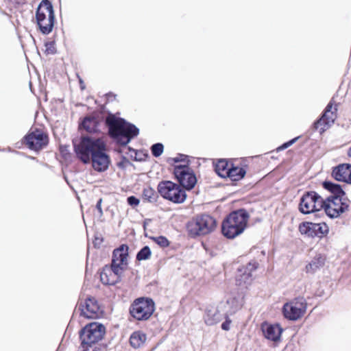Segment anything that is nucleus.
Returning a JSON list of instances; mask_svg holds the SVG:
<instances>
[{
	"mask_svg": "<svg viewBox=\"0 0 351 351\" xmlns=\"http://www.w3.org/2000/svg\"><path fill=\"white\" fill-rule=\"evenodd\" d=\"M105 122L110 137L121 145H128L139 134V130L136 125L112 114L106 117Z\"/></svg>",
	"mask_w": 351,
	"mask_h": 351,
	"instance_id": "nucleus-1",
	"label": "nucleus"
},
{
	"mask_svg": "<svg viewBox=\"0 0 351 351\" xmlns=\"http://www.w3.org/2000/svg\"><path fill=\"white\" fill-rule=\"evenodd\" d=\"M106 334V327L99 322L86 324L80 331L81 351H100L98 343Z\"/></svg>",
	"mask_w": 351,
	"mask_h": 351,
	"instance_id": "nucleus-2",
	"label": "nucleus"
},
{
	"mask_svg": "<svg viewBox=\"0 0 351 351\" xmlns=\"http://www.w3.org/2000/svg\"><path fill=\"white\" fill-rule=\"evenodd\" d=\"M248 219L249 215L245 209H239L230 213L221 225V231L224 237L234 239L241 234L247 227Z\"/></svg>",
	"mask_w": 351,
	"mask_h": 351,
	"instance_id": "nucleus-3",
	"label": "nucleus"
},
{
	"mask_svg": "<svg viewBox=\"0 0 351 351\" xmlns=\"http://www.w3.org/2000/svg\"><path fill=\"white\" fill-rule=\"evenodd\" d=\"M104 143V141L100 138L84 136L81 137L78 143L73 142V147L77 158L84 164H88L90 162L93 154Z\"/></svg>",
	"mask_w": 351,
	"mask_h": 351,
	"instance_id": "nucleus-4",
	"label": "nucleus"
},
{
	"mask_svg": "<svg viewBox=\"0 0 351 351\" xmlns=\"http://www.w3.org/2000/svg\"><path fill=\"white\" fill-rule=\"evenodd\" d=\"M36 19L42 34H49L52 32L55 22V14L50 1H41L36 10Z\"/></svg>",
	"mask_w": 351,
	"mask_h": 351,
	"instance_id": "nucleus-5",
	"label": "nucleus"
},
{
	"mask_svg": "<svg viewBox=\"0 0 351 351\" xmlns=\"http://www.w3.org/2000/svg\"><path fill=\"white\" fill-rule=\"evenodd\" d=\"M216 221L208 215L197 216L186 226L189 234L193 237L202 236L211 232L215 228Z\"/></svg>",
	"mask_w": 351,
	"mask_h": 351,
	"instance_id": "nucleus-6",
	"label": "nucleus"
},
{
	"mask_svg": "<svg viewBox=\"0 0 351 351\" xmlns=\"http://www.w3.org/2000/svg\"><path fill=\"white\" fill-rule=\"evenodd\" d=\"M158 192L165 199L175 204H182L186 199V191L180 185L171 181L165 180L159 182Z\"/></svg>",
	"mask_w": 351,
	"mask_h": 351,
	"instance_id": "nucleus-7",
	"label": "nucleus"
},
{
	"mask_svg": "<svg viewBox=\"0 0 351 351\" xmlns=\"http://www.w3.org/2000/svg\"><path fill=\"white\" fill-rule=\"evenodd\" d=\"M155 311V304L149 298H138L135 299L130 307V315L136 320H147Z\"/></svg>",
	"mask_w": 351,
	"mask_h": 351,
	"instance_id": "nucleus-8",
	"label": "nucleus"
},
{
	"mask_svg": "<svg viewBox=\"0 0 351 351\" xmlns=\"http://www.w3.org/2000/svg\"><path fill=\"white\" fill-rule=\"evenodd\" d=\"M306 309V300L303 297H298L283 305L282 313L286 319L290 321H296L304 316Z\"/></svg>",
	"mask_w": 351,
	"mask_h": 351,
	"instance_id": "nucleus-9",
	"label": "nucleus"
},
{
	"mask_svg": "<svg viewBox=\"0 0 351 351\" xmlns=\"http://www.w3.org/2000/svg\"><path fill=\"white\" fill-rule=\"evenodd\" d=\"M324 198L315 191L306 192L301 197L299 210L303 214H310L322 209Z\"/></svg>",
	"mask_w": 351,
	"mask_h": 351,
	"instance_id": "nucleus-10",
	"label": "nucleus"
},
{
	"mask_svg": "<svg viewBox=\"0 0 351 351\" xmlns=\"http://www.w3.org/2000/svg\"><path fill=\"white\" fill-rule=\"evenodd\" d=\"M324 202L322 209L330 218L338 217L349 208V201L344 196L326 197L324 199Z\"/></svg>",
	"mask_w": 351,
	"mask_h": 351,
	"instance_id": "nucleus-11",
	"label": "nucleus"
},
{
	"mask_svg": "<svg viewBox=\"0 0 351 351\" xmlns=\"http://www.w3.org/2000/svg\"><path fill=\"white\" fill-rule=\"evenodd\" d=\"M173 174L180 185L184 189L191 190L197 182L196 176L193 169L189 165H175Z\"/></svg>",
	"mask_w": 351,
	"mask_h": 351,
	"instance_id": "nucleus-12",
	"label": "nucleus"
},
{
	"mask_svg": "<svg viewBox=\"0 0 351 351\" xmlns=\"http://www.w3.org/2000/svg\"><path fill=\"white\" fill-rule=\"evenodd\" d=\"M24 143L34 151H39L48 143L47 136L40 130L29 131L23 138Z\"/></svg>",
	"mask_w": 351,
	"mask_h": 351,
	"instance_id": "nucleus-13",
	"label": "nucleus"
},
{
	"mask_svg": "<svg viewBox=\"0 0 351 351\" xmlns=\"http://www.w3.org/2000/svg\"><path fill=\"white\" fill-rule=\"evenodd\" d=\"M110 162V158L106 153V145L104 143L100 149L93 154L90 163H91L92 167L95 171L101 173L108 169Z\"/></svg>",
	"mask_w": 351,
	"mask_h": 351,
	"instance_id": "nucleus-14",
	"label": "nucleus"
},
{
	"mask_svg": "<svg viewBox=\"0 0 351 351\" xmlns=\"http://www.w3.org/2000/svg\"><path fill=\"white\" fill-rule=\"evenodd\" d=\"M123 272L119 267L105 265L100 272V280L104 285H114L121 280Z\"/></svg>",
	"mask_w": 351,
	"mask_h": 351,
	"instance_id": "nucleus-15",
	"label": "nucleus"
},
{
	"mask_svg": "<svg viewBox=\"0 0 351 351\" xmlns=\"http://www.w3.org/2000/svg\"><path fill=\"white\" fill-rule=\"evenodd\" d=\"M258 267V263L255 261H252L247 265L239 267L236 276L237 285L246 287L250 285L252 281V272Z\"/></svg>",
	"mask_w": 351,
	"mask_h": 351,
	"instance_id": "nucleus-16",
	"label": "nucleus"
},
{
	"mask_svg": "<svg viewBox=\"0 0 351 351\" xmlns=\"http://www.w3.org/2000/svg\"><path fill=\"white\" fill-rule=\"evenodd\" d=\"M79 310L80 315L88 319L97 318L101 313L100 307L94 298H86L84 304H80Z\"/></svg>",
	"mask_w": 351,
	"mask_h": 351,
	"instance_id": "nucleus-17",
	"label": "nucleus"
},
{
	"mask_svg": "<svg viewBox=\"0 0 351 351\" xmlns=\"http://www.w3.org/2000/svg\"><path fill=\"white\" fill-rule=\"evenodd\" d=\"M128 246L123 244L114 250L111 265L124 271L128 267Z\"/></svg>",
	"mask_w": 351,
	"mask_h": 351,
	"instance_id": "nucleus-18",
	"label": "nucleus"
},
{
	"mask_svg": "<svg viewBox=\"0 0 351 351\" xmlns=\"http://www.w3.org/2000/svg\"><path fill=\"white\" fill-rule=\"evenodd\" d=\"M261 330L264 337L274 342L278 341L280 339L283 329L278 324H269L264 322L261 324Z\"/></svg>",
	"mask_w": 351,
	"mask_h": 351,
	"instance_id": "nucleus-19",
	"label": "nucleus"
},
{
	"mask_svg": "<svg viewBox=\"0 0 351 351\" xmlns=\"http://www.w3.org/2000/svg\"><path fill=\"white\" fill-rule=\"evenodd\" d=\"M224 316H226L225 310L220 308V304L217 307L208 308L204 315L205 323L212 326L219 322Z\"/></svg>",
	"mask_w": 351,
	"mask_h": 351,
	"instance_id": "nucleus-20",
	"label": "nucleus"
},
{
	"mask_svg": "<svg viewBox=\"0 0 351 351\" xmlns=\"http://www.w3.org/2000/svg\"><path fill=\"white\" fill-rule=\"evenodd\" d=\"M332 176L337 181L351 184V165H338L333 169Z\"/></svg>",
	"mask_w": 351,
	"mask_h": 351,
	"instance_id": "nucleus-21",
	"label": "nucleus"
},
{
	"mask_svg": "<svg viewBox=\"0 0 351 351\" xmlns=\"http://www.w3.org/2000/svg\"><path fill=\"white\" fill-rule=\"evenodd\" d=\"M101 121L95 116H88L84 118L80 124V129L86 130L88 133H95L99 131Z\"/></svg>",
	"mask_w": 351,
	"mask_h": 351,
	"instance_id": "nucleus-22",
	"label": "nucleus"
},
{
	"mask_svg": "<svg viewBox=\"0 0 351 351\" xmlns=\"http://www.w3.org/2000/svg\"><path fill=\"white\" fill-rule=\"evenodd\" d=\"M220 308L225 310L227 316L235 313L240 308V305L235 298H232L227 300L226 302H221Z\"/></svg>",
	"mask_w": 351,
	"mask_h": 351,
	"instance_id": "nucleus-23",
	"label": "nucleus"
},
{
	"mask_svg": "<svg viewBox=\"0 0 351 351\" xmlns=\"http://www.w3.org/2000/svg\"><path fill=\"white\" fill-rule=\"evenodd\" d=\"M322 186L324 189L331 193V195L328 197H333L337 196L341 197L345 196L346 195L341 186L338 184L333 183L330 181H324L322 183Z\"/></svg>",
	"mask_w": 351,
	"mask_h": 351,
	"instance_id": "nucleus-24",
	"label": "nucleus"
},
{
	"mask_svg": "<svg viewBox=\"0 0 351 351\" xmlns=\"http://www.w3.org/2000/svg\"><path fill=\"white\" fill-rule=\"evenodd\" d=\"M325 258L321 254L315 256L311 261L306 266V271L307 273H314L317 269L324 266Z\"/></svg>",
	"mask_w": 351,
	"mask_h": 351,
	"instance_id": "nucleus-25",
	"label": "nucleus"
},
{
	"mask_svg": "<svg viewBox=\"0 0 351 351\" xmlns=\"http://www.w3.org/2000/svg\"><path fill=\"white\" fill-rule=\"evenodd\" d=\"M316 223H312L309 221H304L299 226V231L302 234H304L308 237L314 238L315 237V228Z\"/></svg>",
	"mask_w": 351,
	"mask_h": 351,
	"instance_id": "nucleus-26",
	"label": "nucleus"
},
{
	"mask_svg": "<svg viewBox=\"0 0 351 351\" xmlns=\"http://www.w3.org/2000/svg\"><path fill=\"white\" fill-rule=\"evenodd\" d=\"M230 164L226 159H220L215 165V171L221 178H228Z\"/></svg>",
	"mask_w": 351,
	"mask_h": 351,
	"instance_id": "nucleus-27",
	"label": "nucleus"
},
{
	"mask_svg": "<svg viewBox=\"0 0 351 351\" xmlns=\"http://www.w3.org/2000/svg\"><path fill=\"white\" fill-rule=\"evenodd\" d=\"M246 171L241 167L234 166L230 163V167L228 170V178L232 181H238L241 180L245 175Z\"/></svg>",
	"mask_w": 351,
	"mask_h": 351,
	"instance_id": "nucleus-28",
	"label": "nucleus"
},
{
	"mask_svg": "<svg viewBox=\"0 0 351 351\" xmlns=\"http://www.w3.org/2000/svg\"><path fill=\"white\" fill-rule=\"evenodd\" d=\"M146 340V335L141 331L134 332L130 338V343L134 348L141 347Z\"/></svg>",
	"mask_w": 351,
	"mask_h": 351,
	"instance_id": "nucleus-29",
	"label": "nucleus"
},
{
	"mask_svg": "<svg viewBox=\"0 0 351 351\" xmlns=\"http://www.w3.org/2000/svg\"><path fill=\"white\" fill-rule=\"evenodd\" d=\"M337 109L336 108H335L334 110H332V101H330L326 106L322 115L323 118H324L325 120H326V122L329 123L330 125H332L334 123L337 118Z\"/></svg>",
	"mask_w": 351,
	"mask_h": 351,
	"instance_id": "nucleus-30",
	"label": "nucleus"
},
{
	"mask_svg": "<svg viewBox=\"0 0 351 351\" xmlns=\"http://www.w3.org/2000/svg\"><path fill=\"white\" fill-rule=\"evenodd\" d=\"M331 125H330V123L326 122V120H325V119L323 118L322 116H321V117L319 119H317L313 123L312 128L314 130H318L320 134H322Z\"/></svg>",
	"mask_w": 351,
	"mask_h": 351,
	"instance_id": "nucleus-31",
	"label": "nucleus"
},
{
	"mask_svg": "<svg viewBox=\"0 0 351 351\" xmlns=\"http://www.w3.org/2000/svg\"><path fill=\"white\" fill-rule=\"evenodd\" d=\"M143 197L149 202L154 203L156 202L158 195L152 187H146L143 191Z\"/></svg>",
	"mask_w": 351,
	"mask_h": 351,
	"instance_id": "nucleus-32",
	"label": "nucleus"
},
{
	"mask_svg": "<svg viewBox=\"0 0 351 351\" xmlns=\"http://www.w3.org/2000/svg\"><path fill=\"white\" fill-rule=\"evenodd\" d=\"M315 237L322 238L328 232V227L325 223H316Z\"/></svg>",
	"mask_w": 351,
	"mask_h": 351,
	"instance_id": "nucleus-33",
	"label": "nucleus"
},
{
	"mask_svg": "<svg viewBox=\"0 0 351 351\" xmlns=\"http://www.w3.org/2000/svg\"><path fill=\"white\" fill-rule=\"evenodd\" d=\"M151 254H152V252H151L150 248L148 246H144L137 253L136 259L138 261L147 260L151 256Z\"/></svg>",
	"mask_w": 351,
	"mask_h": 351,
	"instance_id": "nucleus-34",
	"label": "nucleus"
},
{
	"mask_svg": "<svg viewBox=\"0 0 351 351\" xmlns=\"http://www.w3.org/2000/svg\"><path fill=\"white\" fill-rule=\"evenodd\" d=\"M164 151V146L160 143H156L152 145L151 152L154 157H159Z\"/></svg>",
	"mask_w": 351,
	"mask_h": 351,
	"instance_id": "nucleus-35",
	"label": "nucleus"
},
{
	"mask_svg": "<svg viewBox=\"0 0 351 351\" xmlns=\"http://www.w3.org/2000/svg\"><path fill=\"white\" fill-rule=\"evenodd\" d=\"M152 239L161 247H166L169 245V241L163 236L152 237Z\"/></svg>",
	"mask_w": 351,
	"mask_h": 351,
	"instance_id": "nucleus-36",
	"label": "nucleus"
},
{
	"mask_svg": "<svg viewBox=\"0 0 351 351\" xmlns=\"http://www.w3.org/2000/svg\"><path fill=\"white\" fill-rule=\"evenodd\" d=\"M298 138H299V136L295 137V138L283 143L282 145H280V147H278L277 148V151H282V150H284V149L288 148L289 147H290L293 144H294L298 141Z\"/></svg>",
	"mask_w": 351,
	"mask_h": 351,
	"instance_id": "nucleus-37",
	"label": "nucleus"
},
{
	"mask_svg": "<svg viewBox=\"0 0 351 351\" xmlns=\"http://www.w3.org/2000/svg\"><path fill=\"white\" fill-rule=\"evenodd\" d=\"M128 204L131 206H136L139 204L140 201L135 196H130L127 199Z\"/></svg>",
	"mask_w": 351,
	"mask_h": 351,
	"instance_id": "nucleus-38",
	"label": "nucleus"
},
{
	"mask_svg": "<svg viewBox=\"0 0 351 351\" xmlns=\"http://www.w3.org/2000/svg\"><path fill=\"white\" fill-rule=\"evenodd\" d=\"M230 315L224 316L223 318L226 319L225 322H223L221 324V328L224 330H229L230 326L231 324V320L229 319Z\"/></svg>",
	"mask_w": 351,
	"mask_h": 351,
	"instance_id": "nucleus-39",
	"label": "nucleus"
},
{
	"mask_svg": "<svg viewBox=\"0 0 351 351\" xmlns=\"http://www.w3.org/2000/svg\"><path fill=\"white\" fill-rule=\"evenodd\" d=\"M46 47L47 51L48 52H50L51 53H54L55 52V47H54V43L52 42H49L46 43Z\"/></svg>",
	"mask_w": 351,
	"mask_h": 351,
	"instance_id": "nucleus-40",
	"label": "nucleus"
},
{
	"mask_svg": "<svg viewBox=\"0 0 351 351\" xmlns=\"http://www.w3.org/2000/svg\"><path fill=\"white\" fill-rule=\"evenodd\" d=\"M101 202H102V199H99L97 201V204H96V208L98 210V212L99 213V215H102V214H103V211H102V208H101Z\"/></svg>",
	"mask_w": 351,
	"mask_h": 351,
	"instance_id": "nucleus-41",
	"label": "nucleus"
},
{
	"mask_svg": "<svg viewBox=\"0 0 351 351\" xmlns=\"http://www.w3.org/2000/svg\"><path fill=\"white\" fill-rule=\"evenodd\" d=\"M186 157V156L185 155L180 154L178 156L173 158V160L174 161V162L184 161Z\"/></svg>",
	"mask_w": 351,
	"mask_h": 351,
	"instance_id": "nucleus-42",
	"label": "nucleus"
},
{
	"mask_svg": "<svg viewBox=\"0 0 351 351\" xmlns=\"http://www.w3.org/2000/svg\"><path fill=\"white\" fill-rule=\"evenodd\" d=\"M150 219H146L144 222H143V228L145 229L146 226H147V223L149 222H150Z\"/></svg>",
	"mask_w": 351,
	"mask_h": 351,
	"instance_id": "nucleus-43",
	"label": "nucleus"
},
{
	"mask_svg": "<svg viewBox=\"0 0 351 351\" xmlns=\"http://www.w3.org/2000/svg\"><path fill=\"white\" fill-rule=\"evenodd\" d=\"M348 154L350 157H351V147L349 148L348 149Z\"/></svg>",
	"mask_w": 351,
	"mask_h": 351,
	"instance_id": "nucleus-44",
	"label": "nucleus"
},
{
	"mask_svg": "<svg viewBox=\"0 0 351 351\" xmlns=\"http://www.w3.org/2000/svg\"><path fill=\"white\" fill-rule=\"evenodd\" d=\"M28 158H29V159H31V160H35V159H36V158H35V157H34V156H28Z\"/></svg>",
	"mask_w": 351,
	"mask_h": 351,
	"instance_id": "nucleus-45",
	"label": "nucleus"
},
{
	"mask_svg": "<svg viewBox=\"0 0 351 351\" xmlns=\"http://www.w3.org/2000/svg\"><path fill=\"white\" fill-rule=\"evenodd\" d=\"M14 152H15L16 154H22V155H23V154H22V153H21V152H17V151H14Z\"/></svg>",
	"mask_w": 351,
	"mask_h": 351,
	"instance_id": "nucleus-46",
	"label": "nucleus"
},
{
	"mask_svg": "<svg viewBox=\"0 0 351 351\" xmlns=\"http://www.w3.org/2000/svg\"><path fill=\"white\" fill-rule=\"evenodd\" d=\"M80 84H81V86H84V84H82V81L80 80Z\"/></svg>",
	"mask_w": 351,
	"mask_h": 351,
	"instance_id": "nucleus-47",
	"label": "nucleus"
},
{
	"mask_svg": "<svg viewBox=\"0 0 351 351\" xmlns=\"http://www.w3.org/2000/svg\"><path fill=\"white\" fill-rule=\"evenodd\" d=\"M261 253L263 254V255H265L264 251H262Z\"/></svg>",
	"mask_w": 351,
	"mask_h": 351,
	"instance_id": "nucleus-48",
	"label": "nucleus"
}]
</instances>
